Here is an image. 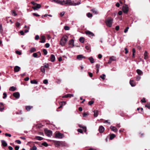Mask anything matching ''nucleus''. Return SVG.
<instances>
[{
    "mask_svg": "<svg viewBox=\"0 0 150 150\" xmlns=\"http://www.w3.org/2000/svg\"><path fill=\"white\" fill-rule=\"evenodd\" d=\"M129 29V27H127L125 30H124V33H126L128 30Z\"/></svg>",
    "mask_w": 150,
    "mask_h": 150,
    "instance_id": "nucleus-54",
    "label": "nucleus"
},
{
    "mask_svg": "<svg viewBox=\"0 0 150 150\" xmlns=\"http://www.w3.org/2000/svg\"><path fill=\"white\" fill-rule=\"evenodd\" d=\"M16 52L17 54H18L19 55H21V52L20 51L18 50L16 51Z\"/></svg>",
    "mask_w": 150,
    "mask_h": 150,
    "instance_id": "nucleus-59",
    "label": "nucleus"
},
{
    "mask_svg": "<svg viewBox=\"0 0 150 150\" xmlns=\"http://www.w3.org/2000/svg\"><path fill=\"white\" fill-rule=\"evenodd\" d=\"M15 142L19 144H20L21 143V141L19 140H16Z\"/></svg>",
    "mask_w": 150,
    "mask_h": 150,
    "instance_id": "nucleus-50",
    "label": "nucleus"
},
{
    "mask_svg": "<svg viewBox=\"0 0 150 150\" xmlns=\"http://www.w3.org/2000/svg\"><path fill=\"white\" fill-rule=\"evenodd\" d=\"M3 95L4 96H3V99H5L7 97V94L6 93H3Z\"/></svg>",
    "mask_w": 150,
    "mask_h": 150,
    "instance_id": "nucleus-45",
    "label": "nucleus"
},
{
    "mask_svg": "<svg viewBox=\"0 0 150 150\" xmlns=\"http://www.w3.org/2000/svg\"><path fill=\"white\" fill-rule=\"evenodd\" d=\"M65 14V12H62L60 13V15L62 17Z\"/></svg>",
    "mask_w": 150,
    "mask_h": 150,
    "instance_id": "nucleus-53",
    "label": "nucleus"
},
{
    "mask_svg": "<svg viewBox=\"0 0 150 150\" xmlns=\"http://www.w3.org/2000/svg\"><path fill=\"white\" fill-rule=\"evenodd\" d=\"M40 41H39L40 42L42 43L45 42V37L44 35L40 37Z\"/></svg>",
    "mask_w": 150,
    "mask_h": 150,
    "instance_id": "nucleus-9",
    "label": "nucleus"
},
{
    "mask_svg": "<svg viewBox=\"0 0 150 150\" xmlns=\"http://www.w3.org/2000/svg\"><path fill=\"white\" fill-rule=\"evenodd\" d=\"M42 145L45 146H48V144L47 143L45 142L42 144Z\"/></svg>",
    "mask_w": 150,
    "mask_h": 150,
    "instance_id": "nucleus-39",
    "label": "nucleus"
},
{
    "mask_svg": "<svg viewBox=\"0 0 150 150\" xmlns=\"http://www.w3.org/2000/svg\"><path fill=\"white\" fill-rule=\"evenodd\" d=\"M79 41H80V42L81 43L84 42V38L83 37H81L79 39Z\"/></svg>",
    "mask_w": 150,
    "mask_h": 150,
    "instance_id": "nucleus-35",
    "label": "nucleus"
},
{
    "mask_svg": "<svg viewBox=\"0 0 150 150\" xmlns=\"http://www.w3.org/2000/svg\"><path fill=\"white\" fill-rule=\"evenodd\" d=\"M77 131L79 132L80 133H83V132L82 130L81 129H78L77 130Z\"/></svg>",
    "mask_w": 150,
    "mask_h": 150,
    "instance_id": "nucleus-52",
    "label": "nucleus"
},
{
    "mask_svg": "<svg viewBox=\"0 0 150 150\" xmlns=\"http://www.w3.org/2000/svg\"><path fill=\"white\" fill-rule=\"evenodd\" d=\"M2 145L4 147H6L7 145V142L4 140H2L1 141Z\"/></svg>",
    "mask_w": 150,
    "mask_h": 150,
    "instance_id": "nucleus-20",
    "label": "nucleus"
},
{
    "mask_svg": "<svg viewBox=\"0 0 150 150\" xmlns=\"http://www.w3.org/2000/svg\"><path fill=\"white\" fill-rule=\"evenodd\" d=\"M87 16L89 18L91 17L92 16V15L90 13H88L87 14Z\"/></svg>",
    "mask_w": 150,
    "mask_h": 150,
    "instance_id": "nucleus-43",
    "label": "nucleus"
},
{
    "mask_svg": "<svg viewBox=\"0 0 150 150\" xmlns=\"http://www.w3.org/2000/svg\"><path fill=\"white\" fill-rule=\"evenodd\" d=\"M88 59L90 60V62L91 63H94V59L92 57H90L88 58Z\"/></svg>",
    "mask_w": 150,
    "mask_h": 150,
    "instance_id": "nucleus-31",
    "label": "nucleus"
},
{
    "mask_svg": "<svg viewBox=\"0 0 150 150\" xmlns=\"http://www.w3.org/2000/svg\"><path fill=\"white\" fill-rule=\"evenodd\" d=\"M31 150H37V148L35 146H33L32 148L30 149Z\"/></svg>",
    "mask_w": 150,
    "mask_h": 150,
    "instance_id": "nucleus-42",
    "label": "nucleus"
},
{
    "mask_svg": "<svg viewBox=\"0 0 150 150\" xmlns=\"http://www.w3.org/2000/svg\"><path fill=\"white\" fill-rule=\"evenodd\" d=\"M3 32V29L1 24L0 25V32L1 33Z\"/></svg>",
    "mask_w": 150,
    "mask_h": 150,
    "instance_id": "nucleus-49",
    "label": "nucleus"
},
{
    "mask_svg": "<svg viewBox=\"0 0 150 150\" xmlns=\"http://www.w3.org/2000/svg\"><path fill=\"white\" fill-rule=\"evenodd\" d=\"M50 45L48 43H47L45 45V47L46 48L49 47H50Z\"/></svg>",
    "mask_w": 150,
    "mask_h": 150,
    "instance_id": "nucleus-55",
    "label": "nucleus"
},
{
    "mask_svg": "<svg viewBox=\"0 0 150 150\" xmlns=\"http://www.w3.org/2000/svg\"><path fill=\"white\" fill-rule=\"evenodd\" d=\"M39 38V36L38 35H36L35 36V39L36 40H38Z\"/></svg>",
    "mask_w": 150,
    "mask_h": 150,
    "instance_id": "nucleus-56",
    "label": "nucleus"
},
{
    "mask_svg": "<svg viewBox=\"0 0 150 150\" xmlns=\"http://www.w3.org/2000/svg\"><path fill=\"white\" fill-rule=\"evenodd\" d=\"M36 139L38 140H42L43 139V138L39 136H37L35 137Z\"/></svg>",
    "mask_w": 150,
    "mask_h": 150,
    "instance_id": "nucleus-33",
    "label": "nucleus"
},
{
    "mask_svg": "<svg viewBox=\"0 0 150 150\" xmlns=\"http://www.w3.org/2000/svg\"><path fill=\"white\" fill-rule=\"evenodd\" d=\"M42 51H43V52L44 53V54L45 55H46L47 54V52L46 49H43Z\"/></svg>",
    "mask_w": 150,
    "mask_h": 150,
    "instance_id": "nucleus-38",
    "label": "nucleus"
},
{
    "mask_svg": "<svg viewBox=\"0 0 150 150\" xmlns=\"http://www.w3.org/2000/svg\"><path fill=\"white\" fill-rule=\"evenodd\" d=\"M68 97H70V94H67L66 95H64V96H63V97H62L63 98H67Z\"/></svg>",
    "mask_w": 150,
    "mask_h": 150,
    "instance_id": "nucleus-37",
    "label": "nucleus"
},
{
    "mask_svg": "<svg viewBox=\"0 0 150 150\" xmlns=\"http://www.w3.org/2000/svg\"><path fill=\"white\" fill-rule=\"evenodd\" d=\"M5 135L6 136H8V137H11V134H8V133H6L5 134Z\"/></svg>",
    "mask_w": 150,
    "mask_h": 150,
    "instance_id": "nucleus-51",
    "label": "nucleus"
},
{
    "mask_svg": "<svg viewBox=\"0 0 150 150\" xmlns=\"http://www.w3.org/2000/svg\"><path fill=\"white\" fill-rule=\"evenodd\" d=\"M52 2L60 5H64L67 4V0H50Z\"/></svg>",
    "mask_w": 150,
    "mask_h": 150,
    "instance_id": "nucleus-2",
    "label": "nucleus"
},
{
    "mask_svg": "<svg viewBox=\"0 0 150 150\" xmlns=\"http://www.w3.org/2000/svg\"><path fill=\"white\" fill-rule=\"evenodd\" d=\"M31 3L34 6L32 7V8L34 10H37L41 7L40 4L35 3L34 2H32Z\"/></svg>",
    "mask_w": 150,
    "mask_h": 150,
    "instance_id": "nucleus-4",
    "label": "nucleus"
},
{
    "mask_svg": "<svg viewBox=\"0 0 150 150\" xmlns=\"http://www.w3.org/2000/svg\"><path fill=\"white\" fill-rule=\"evenodd\" d=\"M145 106L149 109H150V104H147L145 105Z\"/></svg>",
    "mask_w": 150,
    "mask_h": 150,
    "instance_id": "nucleus-61",
    "label": "nucleus"
},
{
    "mask_svg": "<svg viewBox=\"0 0 150 150\" xmlns=\"http://www.w3.org/2000/svg\"><path fill=\"white\" fill-rule=\"evenodd\" d=\"M86 57L82 54L78 55L76 57L77 59L79 60H81L83 59H84Z\"/></svg>",
    "mask_w": 150,
    "mask_h": 150,
    "instance_id": "nucleus-10",
    "label": "nucleus"
},
{
    "mask_svg": "<svg viewBox=\"0 0 150 150\" xmlns=\"http://www.w3.org/2000/svg\"><path fill=\"white\" fill-rule=\"evenodd\" d=\"M33 15L34 16H35L37 17L40 16V15L39 14L35 13H33Z\"/></svg>",
    "mask_w": 150,
    "mask_h": 150,
    "instance_id": "nucleus-62",
    "label": "nucleus"
},
{
    "mask_svg": "<svg viewBox=\"0 0 150 150\" xmlns=\"http://www.w3.org/2000/svg\"><path fill=\"white\" fill-rule=\"evenodd\" d=\"M43 66L45 67V68H47L49 67V66L48 64H44V66Z\"/></svg>",
    "mask_w": 150,
    "mask_h": 150,
    "instance_id": "nucleus-63",
    "label": "nucleus"
},
{
    "mask_svg": "<svg viewBox=\"0 0 150 150\" xmlns=\"http://www.w3.org/2000/svg\"><path fill=\"white\" fill-rule=\"evenodd\" d=\"M91 11H92L93 13H94L95 14H98V12L96 10V9L95 8H93L91 10Z\"/></svg>",
    "mask_w": 150,
    "mask_h": 150,
    "instance_id": "nucleus-27",
    "label": "nucleus"
},
{
    "mask_svg": "<svg viewBox=\"0 0 150 150\" xmlns=\"http://www.w3.org/2000/svg\"><path fill=\"white\" fill-rule=\"evenodd\" d=\"M33 56L34 57L37 58L38 57V54L37 53H34L33 54Z\"/></svg>",
    "mask_w": 150,
    "mask_h": 150,
    "instance_id": "nucleus-44",
    "label": "nucleus"
},
{
    "mask_svg": "<svg viewBox=\"0 0 150 150\" xmlns=\"http://www.w3.org/2000/svg\"><path fill=\"white\" fill-rule=\"evenodd\" d=\"M50 58V60L52 62H53L54 61L55 59V57L54 55L53 54H51Z\"/></svg>",
    "mask_w": 150,
    "mask_h": 150,
    "instance_id": "nucleus-16",
    "label": "nucleus"
},
{
    "mask_svg": "<svg viewBox=\"0 0 150 150\" xmlns=\"http://www.w3.org/2000/svg\"><path fill=\"white\" fill-rule=\"evenodd\" d=\"M116 136V135L114 134H111L110 135V140L114 138Z\"/></svg>",
    "mask_w": 150,
    "mask_h": 150,
    "instance_id": "nucleus-29",
    "label": "nucleus"
},
{
    "mask_svg": "<svg viewBox=\"0 0 150 150\" xmlns=\"http://www.w3.org/2000/svg\"><path fill=\"white\" fill-rule=\"evenodd\" d=\"M21 69L20 67L18 66H15L14 68V71L15 72H18L20 71Z\"/></svg>",
    "mask_w": 150,
    "mask_h": 150,
    "instance_id": "nucleus-14",
    "label": "nucleus"
},
{
    "mask_svg": "<svg viewBox=\"0 0 150 150\" xmlns=\"http://www.w3.org/2000/svg\"><path fill=\"white\" fill-rule=\"evenodd\" d=\"M110 59L112 61H115L116 60V58L114 57V56H112L110 58Z\"/></svg>",
    "mask_w": 150,
    "mask_h": 150,
    "instance_id": "nucleus-36",
    "label": "nucleus"
},
{
    "mask_svg": "<svg viewBox=\"0 0 150 150\" xmlns=\"http://www.w3.org/2000/svg\"><path fill=\"white\" fill-rule=\"evenodd\" d=\"M94 102V101H89L88 103V104L89 105H91Z\"/></svg>",
    "mask_w": 150,
    "mask_h": 150,
    "instance_id": "nucleus-47",
    "label": "nucleus"
},
{
    "mask_svg": "<svg viewBox=\"0 0 150 150\" xmlns=\"http://www.w3.org/2000/svg\"><path fill=\"white\" fill-rule=\"evenodd\" d=\"M64 29L66 30H69V27L67 26H65L64 27Z\"/></svg>",
    "mask_w": 150,
    "mask_h": 150,
    "instance_id": "nucleus-40",
    "label": "nucleus"
},
{
    "mask_svg": "<svg viewBox=\"0 0 150 150\" xmlns=\"http://www.w3.org/2000/svg\"><path fill=\"white\" fill-rule=\"evenodd\" d=\"M45 132L47 136L48 137H51L52 134V132L50 130H45Z\"/></svg>",
    "mask_w": 150,
    "mask_h": 150,
    "instance_id": "nucleus-8",
    "label": "nucleus"
},
{
    "mask_svg": "<svg viewBox=\"0 0 150 150\" xmlns=\"http://www.w3.org/2000/svg\"><path fill=\"white\" fill-rule=\"evenodd\" d=\"M68 37L66 35H64L61 39L60 41V45L63 46L66 44L68 40Z\"/></svg>",
    "mask_w": 150,
    "mask_h": 150,
    "instance_id": "nucleus-3",
    "label": "nucleus"
},
{
    "mask_svg": "<svg viewBox=\"0 0 150 150\" xmlns=\"http://www.w3.org/2000/svg\"><path fill=\"white\" fill-rule=\"evenodd\" d=\"M144 58L145 59H146L148 58L147 56V52L146 51H145L144 53Z\"/></svg>",
    "mask_w": 150,
    "mask_h": 150,
    "instance_id": "nucleus-30",
    "label": "nucleus"
},
{
    "mask_svg": "<svg viewBox=\"0 0 150 150\" xmlns=\"http://www.w3.org/2000/svg\"><path fill=\"white\" fill-rule=\"evenodd\" d=\"M110 129L111 130L114 132H116L117 131V129L114 126H111L110 127Z\"/></svg>",
    "mask_w": 150,
    "mask_h": 150,
    "instance_id": "nucleus-15",
    "label": "nucleus"
},
{
    "mask_svg": "<svg viewBox=\"0 0 150 150\" xmlns=\"http://www.w3.org/2000/svg\"><path fill=\"white\" fill-rule=\"evenodd\" d=\"M86 35H88L89 37H91L94 35V34L93 33L90 31H86Z\"/></svg>",
    "mask_w": 150,
    "mask_h": 150,
    "instance_id": "nucleus-12",
    "label": "nucleus"
},
{
    "mask_svg": "<svg viewBox=\"0 0 150 150\" xmlns=\"http://www.w3.org/2000/svg\"><path fill=\"white\" fill-rule=\"evenodd\" d=\"M60 141H55L54 142V143L56 147H58L60 146Z\"/></svg>",
    "mask_w": 150,
    "mask_h": 150,
    "instance_id": "nucleus-13",
    "label": "nucleus"
},
{
    "mask_svg": "<svg viewBox=\"0 0 150 150\" xmlns=\"http://www.w3.org/2000/svg\"><path fill=\"white\" fill-rule=\"evenodd\" d=\"M122 10L124 13H127L129 11L128 6L127 5H125L122 6Z\"/></svg>",
    "mask_w": 150,
    "mask_h": 150,
    "instance_id": "nucleus-6",
    "label": "nucleus"
},
{
    "mask_svg": "<svg viewBox=\"0 0 150 150\" xmlns=\"http://www.w3.org/2000/svg\"><path fill=\"white\" fill-rule=\"evenodd\" d=\"M40 71L43 73H45V67L42 66L40 68Z\"/></svg>",
    "mask_w": 150,
    "mask_h": 150,
    "instance_id": "nucleus-22",
    "label": "nucleus"
},
{
    "mask_svg": "<svg viewBox=\"0 0 150 150\" xmlns=\"http://www.w3.org/2000/svg\"><path fill=\"white\" fill-rule=\"evenodd\" d=\"M25 109L27 111H29L33 108V106H27L25 107Z\"/></svg>",
    "mask_w": 150,
    "mask_h": 150,
    "instance_id": "nucleus-25",
    "label": "nucleus"
},
{
    "mask_svg": "<svg viewBox=\"0 0 150 150\" xmlns=\"http://www.w3.org/2000/svg\"><path fill=\"white\" fill-rule=\"evenodd\" d=\"M141 78V77L140 76H137L136 77V80L137 81H139Z\"/></svg>",
    "mask_w": 150,
    "mask_h": 150,
    "instance_id": "nucleus-48",
    "label": "nucleus"
},
{
    "mask_svg": "<svg viewBox=\"0 0 150 150\" xmlns=\"http://www.w3.org/2000/svg\"><path fill=\"white\" fill-rule=\"evenodd\" d=\"M13 95L17 99L19 98L20 96V93L18 92L14 93L13 94Z\"/></svg>",
    "mask_w": 150,
    "mask_h": 150,
    "instance_id": "nucleus-11",
    "label": "nucleus"
},
{
    "mask_svg": "<svg viewBox=\"0 0 150 150\" xmlns=\"http://www.w3.org/2000/svg\"><path fill=\"white\" fill-rule=\"evenodd\" d=\"M63 136L64 134H63L59 132L56 134L55 137L59 139H62Z\"/></svg>",
    "mask_w": 150,
    "mask_h": 150,
    "instance_id": "nucleus-7",
    "label": "nucleus"
},
{
    "mask_svg": "<svg viewBox=\"0 0 150 150\" xmlns=\"http://www.w3.org/2000/svg\"><path fill=\"white\" fill-rule=\"evenodd\" d=\"M137 73L139 75H142L143 74V72L140 69H137L136 71Z\"/></svg>",
    "mask_w": 150,
    "mask_h": 150,
    "instance_id": "nucleus-24",
    "label": "nucleus"
},
{
    "mask_svg": "<svg viewBox=\"0 0 150 150\" xmlns=\"http://www.w3.org/2000/svg\"><path fill=\"white\" fill-rule=\"evenodd\" d=\"M142 103H145L146 102L145 98H143L141 100Z\"/></svg>",
    "mask_w": 150,
    "mask_h": 150,
    "instance_id": "nucleus-64",
    "label": "nucleus"
},
{
    "mask_svg": "<svg viewBox=\"0 0 150 150\" xmlns=\"http://www.w3.org/2000/svg\"><path fill=\"white\" fill-rule=\"evenodd\" d=\"M67 145V144L64 142L60 141V146L62 147L66 146Z\"/></svg>",
    "mask_w": 150,
    "mask_h": 150,
    "instance_id": "nucleus-23",
    "label": "nucleus"
},
{
    "mask_svg": "<svg viewBox=\"0 0 150 150\" xmlns=\"http://www.w3.org/2000/svg\"><path fill=\"white\" fill-rule=\"evenodd\" d=\"M105 75L104 74H103L102 75H101L100 76V78L103 80L105 79Z\"/></svg>",
    "mask_w": 150,
    "mask_h": 150,
    "instance_id": "nucleus-41",
    "label": "nucleus"
},
{
    "mask_svg": "<svg viewBox=\"0 0 150 150\" xmlns=\"http://www.w3.org/2000/svg\"><path fill=\"white\" fill-rule=\"evenodd\" d=\"M93 112L94 113V117H96L98 116V111L97 110H95L93 111Z\"/></svg>",
    "mask_w": 150,
    "mask_h": 150,
    "instance_id": "nucleus-26",
    "label": "nucleus"
},
{
    "mask_svg": "<svg viewBox=\"0 0 150 150\" xmlns=\"http://www.w3.org/2000/svg\"><path fill=\"white\" fill-rule=\"evenodd\" d=\"M20 23H19L18 22H17L16 23V25L17 27H18L20 26Z\"/></svg>",
    "mask_w": 150,
    "mask_h": 150,
    "instance_id": "nucleus-58",
    "label": "nucleus"
},
{
    "mask_svg": "<svg viewBox=\"0 0 150 150\" xmlns=\"http://www.w3.org/2000/svg\"><path fill=\"white\" fill-rule=\"evenodd\" d=\"M30 83L32 84H37L38 82L35 80H33L30 81Z\"/></svg>",
    "mask_w": 150,
    "mask_h": 150,
    "instance_id": "nucleus-34",
    "label": "nucleus"
},
{
    "mask_svg": "<svg viewBox=\"0 0 150 150\" xmlns=\"http://www.w3.org/2000/svg\"><path fill=\"white\" fill-rule=\"evenodd\" d=\"M74 41L73 39H71L69 40V44L71 45V47H74Z\"/></svg>",
    "mask_w": 150,
    "mask_h": 150,
    "instance_id": "nucleus-17",
    "label": "nucleus"
},
{
    "mask_svg": "<svg viewBox=\"0 0 150 150\" xmlns=\"http://www.w3.org/2000/svg\"><path fill=\"white\" fill-rule=\"evenodd\" d=\"M99 130L100 133H102L104 131L105 129L103 126H100Z\"/></svg>",
    "mask_w": 150,
    "mask_h": 150,
    "instance_id": "nucleus-19",
    "label": "nucleus"
},
{
    "mask_svg": "<svg viewBox=\"0 0 150 150\" xmlns=\"http://www.w3.org/2000/svg\"><path fill=\"white\" fill-rule=\"evenodd\" d=\"M16 89V88L14 86L11 87L9 88V90L11 91H14Z\"/></svg>",
    "mask_w": 150,
    "mask_h": 150,
    "instance_id": "nucleus-28",
    "label": "nucleus"
},
{
    "mask_svg": "<svg viewBox=\"0 0 150 150\" xmlns=\"http://www.w3.org/2000/svg\"><path fill=\"white\" fill-rule=\"evenodd\" d=\"M12 14H13L14 16H16L17 15V14L14 10L12 11Z\"/></svg>",
    "mask_w": 150,
    "mask_h": 150,
    "instance_id": "nucleus-46",
    "label": "nucleus"
},
{
    "mask_svg": "<svg viewBox=\"0 0 150 150\" xmlns=\"http://www.w3.org/2000/svg\"><path fill=\"white\" fill-rule=\"evenodd\" d=\"M36 49L34 47H32L30 50V52L32 53L36 51Z\"/></svg>",
    "mask_w": 150,
    "mask_h": 150,
    "instance_id": "nucleus-32",
    "label": "nucleus"
},
{
    "mask_svg": "<svg viewBox=\"0 0 150 150\" xmlns=\"http://www.w3.org/2000/svg\"><path fill=\"white\" fill-rule=\"evenodd\" d=\"M113 21V19L111 18H110L106 21L105 23L106 25L109 27H111Z\"/></svg>",
    "mask_w": 150,
    "mask_h": 150,
    "instance_id": "nucleus-5",
    "label": "nucleus"
},
{
    "mask_svg": "<svg viewBox=\"0 0 150 150\" xmlns=\"http://www.w3.org/2000/svg\"><path fill=\"white\" fill-rule=\"evenodd\" d=\"M4 109V106L3 103H0V111L2 112Z\"/></svg>",
    "mask_w": 150,
    "mask_h": 150,
    "instance_id": "nucleus-21",
    "label": "nucleus"
},
{
    "mask_svg": "<svg viewBox=\"0 0 150 150\" xmlns=\"http://www.w3.org/2000/svg\"><path fill=\"white\" fill-rule=\"evenodd\" d=\"M129 83L131 86L132 87L135 86H136L135 82L133 80H130L129 81Z\"/></svg>",
    "mask_w": 150,
    "mask_h": 150,
    "instance_id": "nucleus-18",
    "label": "nucleus"
},
{
    "mask_svg": "<svg viewBox=\"0 0 150 150\" xmlns=\"http://www.w3.org/2000/svg\"><path fill=\"white\" fill-rule=\"evenodd\" d=\"M67 4L71 6H76L80 4V0H67Z\"/></svg>",
    "mask_w": 150,
    "mask_h": 150,
    "instance_id": "nucleus-1",
    "label": "nucleus"
},
{
    "mask_svg": "<svg viewBox=\"0 0 150 150\" xmlns=\"http://www.w3.org/2000/svg\"><path fill=\"white\" fill-rule=\"evenodd\" d=\"M48 81L47 79H45L43 80V83L45 84H47L48 83Z\"/></svg>",
    "mask_w": 150,
    "mask_h": 150,
    "instance_id": "nucleus-57",
    "label": "nucleus"
},
{
    "mask_svg": "<svg viewBox=\"0 0 150 150\" xmlns=\"http://www.w3.org/2000/svg\"><path fill=\"white\" fill-rule=\"evenodd\" d=\"M82 129L85 132H86V127L83 126L82 127Z\"/></svg>",
    "mask_w": 150,
    "mask_h": 150,
    "instance_id": "nucleus-60",
    "label": "nucleus"
}]
</instances>
